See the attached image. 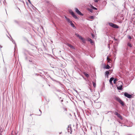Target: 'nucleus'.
<instances>
[{"mask_svg": "<svg viewBox=\"0 0 135 135\" xmlns=\"http://www.w3.org/2000/svg\"><path fill=\"white\" fill-rule=\"evenodd\" d=\"M123 83L121 81H119L118 82L117 86L118 90H121L122 89Z\"/></svg>", "mask_w": 135, "mask_h": 135, "instance_id": "f257e3e1", "label": "nucleus"}, {"mask_svg": "<svg viewBox=\"0 0 135 135\" xmlns=\"http://www.w3.org/2000/svg\"><path fill=\"white\" fill-rule=\"evenodd\" d=\"M109 25L110 26L115 28H118L119 26L117 25L114 24L112 23H109Z\"/></svg>", "mask_w": 135, "mask_h": 135, "instance_id": "f03ea898", "label": "nucleus"}, {"mask_svg": "<svg viewBox=\"0 0 135 135\" xmlns=\"http://www.w3.org/2000/svg\"><path fill=\"white\" fill-rule=\"evenodd\" d=\"M75 35L77 37H78L84 43L85 42V40L81 37V36L79 34H78L77 33H76Z\"/></svg>", "mask_w": 135, "mask_h": 135, "instance_id": "7ed1b4c3", "label": "nucleus"}, {"mask_svg": "<svg viewBox=\"0 0 135 135\" xmlns=\"http://www.w3.org/2000/svg\"><path fill=\"white\" fill-rule=\"evenodd\" d=\"M75 12L79 15L81 16H83V14L77 8L75 9Z\"/></svg>", "mask_w": 135, "mask_h": 135, "instance_id": "20e7f679", "label": "nucleus"}, {"mask_svg": "<svg viewBox=\"0 0 135 135\" xmlns=\"http://www.w3.org/2000/svg\"><path fill=\"white\" fill-rule=\"evenodd\" d=\"M70 13L71 14L72 16L73 17L76 19H78V18L76 16V15L74 13L73 11H71L70 12Z\"/></svg>", "mask_w": 135, "mask_h": 135, "instance_id": "39448f33", "label": "nucleus"}, {"mask_svg": "<svg viewBox=\"0 0 135 135\" xmlns=\"http://www.w3.org/2000/svg\"><path fill=\"white\" fill-rule=\"evenodd\" d=\"M125 96L128 98H132V96L127 93L125 92L124 93Z\"/></svg>", "mask_w": 135, "mask_h": 135, "instance_id": "423d86ee", "label": "nucleus"}, {"mask_svg": "<svg viewBox=\"0 0 135 135\" xmlns=\"http://www.w3.org/2000/svg\"><path fill=\"white\" fill-rule=\"evenodd\" d=\"M67 45L72 49H75L74 47L70 44H67Z\"/></svg>", "mask_w": 135, "mask_h": 135, "instance_id": "0eeeda50", "label": "nucleus"}, {"mask_svg": "<svg viewBox=\"0 0 135 135\" xmlns=\"http://www.w3.org/2000/svg\"><path fill=\"white\" fill-rule=\"evenodd\" d=\"M109 74V72L108 71H107L105 72V76H106L108 78V75Z\"/></svg>", "mask_w": 135, "mask_h": 135, "instance_id": "6e6552de", "label": "nucleus"}, {"mask_svg": "<svg viewBox=\"0 0 135 135\" xmlns=\"http://www.w3.org/2000/svg\"><path fill=\"white\" fill-rule=\"evenodd\" d=\"M117 117H119L121 120L123 119V118L121 115L119 114L117 115Z\"/></svg>", "mask_w": 135, "mask_h": 135, "instance_id": "1a4fd4ad", "label": "nucleus"}, {"mask_svg": "<svg viewBox=\"0 0 135 135\" xmlns=\"http://www.w3.org/2000/svg\"><path fill=\"white\" fill-rule=\"evenodd\" d=\"M114 79V78H111L109 80V82L110 84H112V81Z\"/></svg>", "mask_w": 135, "mask_h": 135, "instance_id": "9d476101", "label": "nucleus"}, {"mask_svg": "<svg viewBox=\"0 0 135 135\" xmlns=\"http://www.w3.org/2000/svg\"><path fill=\"white\" fill-rule=\"evenodd\" d=\"M88 41H90L91 43L92 44L93 43V41L90 38H88Z\"/></svg>", "mask_w": 135, "mask_h": 135, "instance_id": "9b49d317", "label": "nucleus"}, {"mask_svg": "<svg viewBox=\"0 0 135 135\" xmlns=\"http://www.w3.org/2000/svg\"><path fill=\"white\" fill-rule=\"evenodd\" d=\"M107 60L108 62H110V61H111V60L108 57L107 58Z\"/></svg>", "mask_w": 135, "mask_h": 135, "instance_id": "f8f14e48", "label": "nucleus"}, {"mask_svg": "<svg viewBox=\"0 0 135 135\" xmlns=\"http://www.w3.org/2000/svg\"><path fill=\"white\" fill-rule=\"evenodd\" d=\"M122 106L124 105V103L123 101L121 100L119 102Z\"/></svg>", "mask_w": 135, "mask_h": 135, "instance_id": "ddd939ff", "label": "nucleus"}, {"mask_svg": "<svg viewBox=\"0 0 135 135\" xmlns=\"http://www.w3.org/2000/svg\"><path fill=\"white\" fill-rule=\"evenodd\" d=\"M84 75H85V76L87 77H89V75L87 73H86L85 72H84Z\"/></svg>", "mask_w": 135, "mask_h": 135, "instance_id": "4468645a", "label": "nucleus"}, {"mask_svg": "<svg viewBox=\"0 0 135 135\" xmlns=\"http://www.w3.org/2000/svg\"><path fill=\"white\" fill-rule=\"evenodd\" d=\"M65 18L66 19V20L69 22L70 20L68 18L66 17H65Z\"/></svg>", "mask_w": 135, "mask_h": 135, "instance_id": "2eb2a0df", "label": "nucleus"}, {"mask_svg": "<svg viewBox=\"0 0 135 135\" xmlns=\"http://www.w3.org/2000/svg\"><path fill=\"white\" fill-rule=\"evenodd\" d=\"M65 18L66 19V20L69 22L70 20L68 18L66 17H65Z\"/></svg>", "mask_w": 135, "mask_h": 135, "instance_id": "dca6fc26", "label": "nucleus"}, {"mask_svg": "<svg viewBox=\"0 0 135 135\" xmlns=\"http://www.w3.org/2000/svg\"><path fill=\"white\" fill-rule=\"evenodd\" d=\"M65 18L66 19V20L69 22L70 20L68 18L66 17H65Z\"/></svg>", "mask_w": 135, "mask_h": 135, "instance_id": "f3484780", "label": "nucleus"}, {"mask_svg": "<svg viewBox=\"0 0 135 135\" xmlns=\"http://www.w3.org/2000/svg\"><path fill=\"white\" fill-rule=\"evenodd\" d=\"M110 68V66L108 65H107L105 67V68L106 69H109Z\"/></svg>", "mask_w": 135, "mask_h": 135, "instance_id": "a211bd4d", "label": "nucleus"}, {"mask_svg": "<svg viewBox=\"0 0 135 135\" xmlns=\"http://www.w3.org/2000/svg\"><path fill=\"white\" fill-rule=\"evenodd\" d=\"M127 45L128 46L130 47H132L131 44L130 43H128Z\"/></svg>", "mask_w": 135, "mask_h": 135, "instance_id": "6ab92c4d", "label": "nucleus"}, {"mask_svg": "<svg viewBox=\"0 0 135 135\" xmlns=\"http://www.w3.org/2000/svg\"><path fill=\"white\" fill-rule=\"evenodd\" d=\"M116 100H117L119 102L121 100L120 99L119 97H117L116 98Z\"/></svg>", "mask_w": 135, "mask_h": 135, "instance_id": "aec40b11", "label": "nucleus"}, {"mask_svg": "<svg viewBox=\"0 0 135 135\" xmlns=\"http://www.w3.org/2000/svg\"><path fill=\"white\" fill-rule=\"evenodd\" d=\"M93 86L95 88L96 86V84L94 82H93Z\"/></svg>", "mask_w": 135, "mask_h": 135, "instance_id": "412c9836", "label": "nucleus"}, {"mask_svg": "<svg viewBox=\"0 0 135 135\" xmlns=\"http://www.w3.org/2000/svg\"><path fill=\"white\" fill-rule=\"evenodd\" d=\"M114 81H113V82H114V84H116V81H117V79H114Z\"/></svg>", "mask_w": 135, "mask_h": 135, "instance_id": "4be33fe9", "label": "nucleus"}, {"mask_svg": "<svg viewBox=\"0 0 135 135\" xmlns=\"http://www.w3.org/2000/svg\"><path fill=\"white\" fill-rule=\"evenodd\" d=\"M89 18L91 19H94V17L93 16H91L89 17Z\"/></svg>", "mask_w": 135, "mask_h": 135, "instance_id": "5701e85b", "label": "nucleus"}, {"mask_svg": "<svg viewBox=\"0 0 135 135\" xmlns=\"http://www.w3.org/2000/svg\"><path fill=\"white\" fill-rule=\"evenodd\" d=\"M71 25V26H72V27H75V26H74V24L73 23H71V24H70Z\"/></svg>", "mask_w": 135, "mask_h": 135, "instance_id": "b1692460", "label": "nucleus"}, {"mask_svg": "<svg viewBox=\"0 0 135 135\" xmlns=\"http://www.w3.org/2000/svg\"><path fill=\"white\" fill-rule=\"evenodd\" d=\"M114 114L115 115L117 116L119 114V113H117V112H116Z\"/></svg>", "mask_w": 135, "mask_h": 135, "instance_id": "393cba45", "label": "nucleus"}, {"mask_svg": "<svg viewBox=\"0 0 135 135\" xmlns=\"http://www.w3.org/2000/svg\"><path fill=\"white\" fill-rule=\"evenodd\" d=\"M128 38L129 39H131V37L130 36H128Z\"/></svg>", "mask_w": 135, "mask_h": 135, "instance_id": "a878e982", "label": "nucleus"}, {"mask_svg": "<svg viewBox=\"0 0 135 135\" xmlns=\"http://www.w3.org/2000/svg\"><path fill=\"white\" fill-rule=\"evenodd\" d=\"M68 23L70 24H71L72 22L71 21H70Z\"/></svg>", "mask_w": 135, "mask_h": 135, "instance_id": "bb28decb", "label": "nucleus"}, {"mask_svg": "<svg viewBox=\"0 0 135 135\" xmlns=\"http://www.w3.org/2000/svg\"><path fill=\"white\" fill-rule=\"evenodd\" d=\"M91 35H92V36L93 37H94L95 36L93 34H92Z\"/></svg>", "mask_w": 135, "mask_h": 135, "instance_id": "cd10ccee", "label": "nucleus"}, {"mask_svg": "<svg viewBox=\"0 0 135 135\" xmlns=\"http://www.w3.org/2000/svg\"><path fill=\"white\" fill-rule=\"evenodd\" d=\"M94 1H95V2H98V0H95Z\"/></svg>", "mask_w": 135, "mask_h": 135, "instance_id": "c85d7f7f", "label": "nucleus"}, {"mask_svg": "<svg viewBox=\"0 0 135 135\" xmlns=\"http://www.w3.org/2000/svg\"><path fill=\"white\" fill-rule=\"evenodd\" d=\"M93 8L94 9H97V8L95 7H93Z\"/></svg>", "mask_w": 135, "mask_h": 135, "instance_id": "c756f323", "label": "nucleus"}, {"mask_svg": "<svg viewBox=\"0 0 135 135\" xmlns=\"http://www.w3.org/2000/svg\"><path fill=\"white\" fill-rule=\"evenodd\" d=\"M28 0V2H29L30 3L31 2H30V0Z\"/></svg>", "mask_w": 135, "mask_h": 135, "instance_id": "7c9ffc66", "label": "nucleus"}, {"mask_svg": "<svg viewBox=\"0 0 135 135\" xmlns=\"http://www.w3.org/2000/svg\"><path fill=\"white\" fill-rule=\"evenodd\" d=\"M90 11L91 12H92V9H90Z\"/></svg>", "mask_w": 135, "mask_h": 135, "instance_id": "2f4dec72", "label": "nucleus"}]
</instances>
